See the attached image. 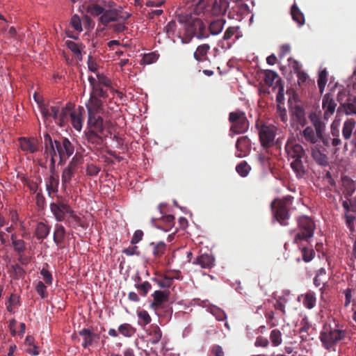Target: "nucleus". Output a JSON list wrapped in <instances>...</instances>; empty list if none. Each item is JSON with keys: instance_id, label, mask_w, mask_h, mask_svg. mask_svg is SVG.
Instances as JSON below:
<instances>
[{"instance_id": "f257e3e1", "label": "nucleus", "mask_w": 356, "mask_h": 356, "mask_svg": "<svg viewBox=\"0 0 356 356\" xmlns=\"http://www.w3.org/2000/svg\"><path fill=\"white\" fill-rule=\"evenodd\" d=\"M44 156L49 159V169L51 172L55 170L56 158L58 156V165H64L67 160L73 155L74 147L71 141L66 137L53 138L48 133L43 136Z\"/></svg>"}, {"instance_id": "f03ea898", "label": "nucleus", "mask_w": 356, "mask_h": 356, "mask_svg": "<svg viewBox=\"0 0 356 356\" xmlns=\"http://www.w3.org/2000/svg\"><path fill=\"white\" fill-rule=\"evenodd\" d=\"M88 82L91 87L90 98L86 104L87 109L104 111V102L108 97L107 90L104 87H111V81L104 74H97V79L89 76Z\"/></svg>"}, {"instance_id": "7ed1b4c3", "label": "nucleus", "mask_w": 356, "mask_h": 356, "mask_svg": "<svg viewBox=\"0 0 356 356\" xmlns=\"http://www.w3.org/2000/svg\"><path fill=\"white\" fill-rule=\"evenodd\" d=\"M87 111L88 131L86 132V138L90 145L89 148L95 151L102 148L104 143L103 137L99 136L104 130V120L102 117L104 111L87 109Z\"/></svg>"}, {"instance_id": "20e7f679", "label": "nucleus", "mask_w": 356, "mask_h": 356, "mask_svg": "<svg viewBox=\"0 0 356 356\" xmlns=\"http://www.w3.org/2000/svg\"><path fill=\"white\" fill-rule=\"evenodd\" d=\"M337 101L340 104L337 108L338 114H356V79L354 80L353 76L346 88L339 90Z\"/></svg>"}, {"instance_id": "39448f33", "label": "nucleus", "mask_w": 356, "mask_h": 356, "mask_svg": "<svg viewBox=\"0 0 356 356\" xmlns=\"http://www.w3.org/2000/svg\"><path fill=\"white\" fill-rule=\"evenodd\" d=\"M285 149L289 159H293L291 167L298 176H302L305 171L302 159L305 155L302 146L294 140H288Z\"/></svg>"}, {"instance_id": "423d86ee", "label": "nucleus", "mask_w": 356, "mask_h": 356, "mask_svg": "<svg viewBox=\"0 0 356 356\" xmlns=\"http://www.w3.org/2000/svg\"><path fill=\"white\" fill-rule=\"evenodd\" d=\"M209 36L204 22L198 18L191 19L189 23L185 26V31L181 36V42L187 44L191 42L193 37L198 39H204Z\"/></svg>"}, {"instance_id": "0eeeda50", "label": "nucleus", "mask_w": 356, "mask_h": 356, "mask_svg": "<svg viewBox=\"0 0 356 356\" xmlns=\"http://www.w3.org/2000/svg\"><path fill=\"white\" fill-rule=\"evenodd\" d=\"M298 230L294 237V242L307 241L314 235L316 228L314 221L309 216H302L297 219Z\"/></svg>"}, {"instance_id": "6e6552de", "label": "nucleus", "mask_w": 356, "mask_h": 356, "mask_svg": "<svg viewBox=\"0 0 356 356\" xmlns=\"http://www.w3.org/2000/svg\"><path fill=\"white\" fill-rule=\"evenodd\" d=\"M229 122L232 124L230 131L235 134H241L246 132L250 125L245 113L241 110H236L229 113Z\"/></svg>"}, {"instance_id": "1a4fd4ad", "label": "nucleus", "mask_w": 356, "mask_h": 356, "mask_svg": "<svg viewBox=\"0 0 356 356\" xmlns=\"http://www.w3.org/2000/svg\"><path fill=\"white\" fill-rule=\"evenodd\" d=\"M49 208L57 222H65L69 225H71L67 216L72 208L67 202L58 197L56 201L51 202Z\"/></svg>"}, {"instance_id": "9d476101", "label": "nucleus", "mask_w": 356, "mask_h": 356, "mask_svg": "<svg viewBox=\"0 0 356 356\" xmlns=\"http://www.w3.org/2000/svg\"><path fill=\"white\" fill-rule=\"evenodd\" d=\"M291 204L289 199L275 200L271 203V208L275 219L281 225H288L287 220L289 218V206Z\"/></svg>"}, {"instance_id": "9b49d317", "label": "nucleus", "mask_w": 356, "mask_h": 356, "mask_svg": "<svg viewBox=\"0 0 356 356\" xmlns=\"http://www.w3.org/2000/svg\"><path fill=\"white\" fill-rule=\"evenodd\" d=\"M309 119L315 127V131L312 127H307L303 131V136L308 142L315 143L317 138L322 137L325 126L316 113H311Z\"/></svg>"}, {"instance_id": "f8f14e48", "label": "nucleus", "mask_w": 356, "mask_h": 356, "mask_svg": "<svg viewBox=\"0 0 356 356\" xmlns=\"http://www.w3.org/2000/svg\"><path fill=\"white\" fill-rule=\"evenodd\" d=\"M256 126L259 129V137L261 145L264 149L271 147L274 144L277 128L273 124H262L261 125L257 124Z\"/></svg>"}, {"instance_id": "ddd939ff", "label": "nucleus", "mask_w": 356, "mask_h": 356, "mask_svg": "<svg viewBox=\"0 0 356 356\" xmlns=\"http://www.w3.org/2000/svg\"><path fill=\"white\" fill-rule=\"evenodd\" d=\"M18 142L21 150L26 154H34L40 149L39 140L35 137H19Z\"/></svg>"}, {"instance_id": "4468645a", "label": "nucleus", "mask_w": 356, "mask_h": 356, "mask_svg": "<svg viewBox=\"0 0 356 356\" xmlns=\"http://www.w3.org/2000/svg\"><path fill=\"white\" fill-rule=\"evenodd\" d=\"M152 222L157 229L168 232L174 226L175 218L172 215L162 216L161 218H152Z\"/></svg>"}, {"instance_id": "2eb2a0df", "label": "nucleus", "mask_w": 356, "mask_h": 356, "mask_svg": "<svg viewBox=\"0 0 356 356\" xmlns=\"http://www.w3.org/2000/svg\"><path fill=\"white\" fill-rule=\"evenodd\" d=\"M79 334L83 339L81 346L83 348L90 347L93 342L98 341L99 339V336L97 334H95L88 328H83L79 332Z\"/></svg>"}, {"instance_id": "dca6fc26", "label": "nucleus", "mask_w": 356, "mask_h": 356, "mask_svg": "<svg viewBox=\"0 0 356 356\" xmlns=\"http://www.w3.org/2000/svg\"><path fill=\"white\" fill-rule=\"evenodd\" d=\"M236 156L239 158L244 157L247 155L250 147V140L248 136H241L238 138L236 143Z\"/></svg>"}, {"instance_id": "f3484780", "label": "nucleus", "mask_w": 356, "mask_h": 356, "mask_svg": "<svg viewBox=\"0 0 356 356\" xmlns=\"http://www.w3.org/2000/svg\"><path fill=\"white\" fill-rule=\"evenodd\" d=\"M322 106L324 110V118L327 120L334 113V95L332 92H328L324 96Z\"/></svg>"}, {"instance_id": "a211bd4d", "label": "nucleus", "mask_w": 356, "mask_h": 356, "mask_svg": "<svg viewBox=\"0 0 356 356\" xmlns=\"http://www.w3.org/2000/svg\"><path fill=\"white\" fill-rule=\"evenodd\" d=\"M355 181L347 176L341 177V188L343 194L344 195L346 200L349 199L352 196L353 193L355 191Z\"/></svg>"}, {"instance_id": "6ab92c4d", "label": "nucleus", "mask_w": 356, "mask_h": 356, "mask_svg": "<svg viewBox=\"0 0 356 356\" xmlns=\"http://www.w3.org/2000/svg\"><path fill=\"white\" fill-rule=\"evenodd\" d=\"M121 17L120 11L116 9H109L104 11L99 19V22L104 26L112 22H117Z\"/></svg>"}, {"instance_id": "aec40b11", "label": "nucleus", "mask_w": 356, "mask_h": 356, "mask_svg": "<svg viewBox=\"0 0 356 356\" xmlns=\"http://www.w3.org/2000/svg\"><path fill=\"white\" fill-rule=\"evenodd\" d=\"M40 112L44 118L51 117L56 122L57 118H58L59 107L56 106H48L44 104H40Z\"/></svg>"}, {"instance_id": "412c9836", "label": "nucleus", "mask_w": 356, "mask_h": 356, "mask_svg": "<svg viewBox=\"0 0 356 356\" xmlns=\"http://www.w3.org/2000/svg\"><path fill=\"white\" fill-rule=\"evenodd\" d=\"M327 275L326 274V271L325 268H321L318 273H316L314 279V284L316 286H319L321 284H323L322 288H321V290L322 291V293L324 294L326 293L327 287L328 286L327 284Z\"/></svg>"}, {"instance_id": "4be33fe9", "label": "nucleus", "mask_w": 356, "mask_h": 356, "mask_svg": "<svg viewBox=\"0 0 356 356\" xmlns=\"http://www.w3.org/2000/svg\"><path fill=\"white\" fill-rule=\"evenodd\" d=\"M229 6L228 0H215L213 3L211 12L216 16L225 15Z\"/></svg>"}, {"instance_id": "5701e85b", "label": "nucleus", "mask_w": 356, "mask_h": 356, "mask_svg": "<svg viewBox=\"0 0 356 356\" xmlns=\"http://www.w3.org/2000/svg\"><path fill=\"white\" fill-rule=\"evenodd\" d=\"M211 49L209 44H202L196 48L193 53L194 58L198 62H204L208 60L207 54Z\"/></svg>"}, {"instance_id": "b1692460", "label": "nucleus", "mask_w": 356, "mask_h": 356, "mask_svg": "<svg viewBox=\"0 0 356 356\" xmlns=\"http://www.w3.org/2000/svg\"><path fill=\"white\" fill-rule=\"evenodd\" d=\"M169 291H155L152 294L154 300L152 303V306L155 308H159L161 305L168 300Z\"/></svg>"}, {"instance_id": "393cba45", "label": "nucleus", "mask_w": 356, "mask_h": 356, "mask_svg": "<svg viewBox=\"0 0 356 356\" xmlns=\"http://www.w3.org/2000/svg\"><path fill=\"white\" fill-rule=\"evenodd\" d=\"M215 259L209 254H203L197 257L193 264L200 265L202 268L210 269L214 266Z\"/></svg>"}, {"instance_id": "a878e982", "label": "nucleus", "mask_w": 356, "mask_h": 356, "mask_svg": "<svg viewBox=\"0 0 356 356\" xmlns=\"http://www.w3.org/2000/svg\"><path fill=\"white\" fill-rule=\"evenodd\" d=\"M82 111L83 108L80 107L79 111H74L70 113L71 124L79 131L81 130L83 125Z\"/></svg>"}, {"instance_id": "bb28decb", "label": "nucleus", "mask_w": 356, "mask_h": 356, "mask_svg": "<svg viewBox=\"0 0 356 356\" xmlns=\"http://www.w3.org/2000/svg\"><path fill=\"white\" fill-rule=\"evenodd\" d=\"M293 118L297 122L298 124L304 127L306 124V118L305 110L300 106L296 105L291 109Z\"/></svg>"}, {"instance_id": "cd10ccee", "label": "nucleus", "mask_w": 356, "mask_h": 356, "mask_svg": "<svg viewBox=\"0 0 356 356\" xmlns=\"http://www.w3.org/2000/svg\"><path fill=\"white\" fill-rule=\"evenodd\" d=\"M8 272L14 280L23 278L26 274L25 270L17 263L8 266Z\"/></svg>"}, {"instance_id": "c85d7f7f", "label": "nucleus", "mask_w": 356, "mask_h": 356, "mask_svg": "<svg viewBox=\"0 0 356 356\" xmlns=\"http://www.w3.org/2000/svg\"><path fill=\"white\" fill-rule=\"evenodd\" d=\"M65 44L69 49L74 54L76 58L79 60H82L81 51L85 46L81 43H76L72 40H67Z\"/></svg>"}, {"instance_id": "c756f323", "label": "nucleus", "mask_w": 356, "mask_h": 356, "mask_svg": "<svg viewBox=\"0 0 356 356\" xmlns=\"http://www.w3.org/2000/svg\"><path fill=\"white\" fill-rule=\"evenodd\" d=\"M65 234L66 231L63 225L56 224L54 232V243L58 245H61L64 242Z\"/></svg>"}, {"instance_id": "7c9ffc66", "label": "nucleus", "mask_w": 356, "mask_h": 356, "mask_svg": "<svg viewBox=\"0 0 356 356\" xmlns=\"http://www.w3.org/2000/svg\"><path fill=\"white\" fill-rule=\"evenodd\" d=\"M10 240L14 251L18 254L24 252L26 250V243L22 239H19L16 234H11Z\"/></svg>"}, {"instance_id": "2f4dec72", "label": "nucleus", "mask_w": 356, "mask_h": 356, "mask_svg": "<svg viewBox=\"0 0 356 356\" xmlns=\"http://www.w3.org/2000/svg\"><path fill=\"white\" fill-rule=\"evenodd\" d=\"M225 22L226 21L224 19H218L211 22L209 26L210 33L212 35L219 34L222 31Z\"/></svg>"}, {"instance_id": "473e14b6", "label": "nucleus", "mask_w": 356, "mask_h": 356, "mask_svg": "<svg viewBox=\"0 0 356 356\" xmlns=\"http://www.w3.org/2000/svg\"><path fill=\"white\" fill-rule=\"evenodd\" d=\"M291 14L292 19L297 22L300 26L305 24V17L303 13L300 11L296 3H294L291 9Z\"/></svg>"}, {"instance_id": "72a5a7b5", "label": "nucleus", "mask_w": 356, "mask_h": 356, "mask_svg": "<svg viewBox=\"0 0 356 356\" xmlns=\"http://www.w3.org/2000/svg\"><path fill=\"white\" fill-rule=\"evenodd\" d=\"M149 341L152 344H156L159 343L162 337V332L161 329L157 325H151L149 329Z\"/></svg>"}, {"instance_id": "f704fd0d", "label": "nucleus", "mask_w": 356, "mask_h": 356, "mask_svg": "<svg viewBox=\"0 0 356 356\" xmlns=\"http://www.w3.org/2000/svg\"><path fill=\"white\" fill-rule=\"evenodd\" d=\"M50 227L44 222H39L35 229V236L38 239L43 240L49 235Z\"/></svg>"}, {"instance_id": "c9c22d12", "label": "nucleus", "mask_w": 356, "mask_h": 356, "mask_svg": "<svg viewBox=\"0 0 356 356\" xmlns=\"http://www.w3.org/2000/svg\"><path fill=\"white\" fill-rule=\"evenodd\" d=\"M355 127V121L353 119H348L343 124L342 134L345 139H349Z\"/></svg>"}, {"instance_id": "e433bc0d", "label": "nucleus", "mask_w": 356, "mask_h": 356, "mask_svg": "<svg viewBox=\"0 0 356 356\" xmlns=\"http://www.w3.org/2000/svg\"><path fill=\"white\" fill-rule=\"evenodd\" d=\"M75 170L73 168H70V166H67L63 169L61 176V181L63 186H65L67 184H70L72 178L73 177Z\"/></svg>"}, {"instance_id": "4c0bfd02", "label": "nucleus", "mask_w": 356, "mask_h": 356, "mask_svg": "<svg viewBox=\"0 0 356 356\" xmlns=\"http://www.w3.org/2000/svg\"><path fill=\"white\" fill-rule=\"evenodd\" d=\"M302 296L303 297L302 303L306 308L311 309L315 306L316 298L314 292L309 291Z\"/></svg>"}, {"instance_id": "58836bf2", "label": "nucleus", "mask_w": 356, "mask_h": 356, "mask_svg": "<svg viewBox=\"0 0 356 356\" xmlns=\"http://www.w3.org/2000/svg\"><path fill=\"white\" fill-rule=\"evenodd\" d=\"M312 155L316 162L319 165H327L328 164L327 156L323 154L318 149H313Z\"/></svg>"}, {"instance_id": "ea45409f", "label": "nucleus", "mask_w": 356, "mask_h": 356, "mask_svg": "<svg viewBox=\"0 0 356 356\" xmlns=\"http://www.w3.org/2000/svg\"><path fill=\"white\" fill-rule=\"evenodd\" d=\"M150 245L153 247V254L155 257L159 258L165 254L166 245L164 242L151 243Z\"/></svg>"}, {"instance_id": "a19ab883", "label": "nucleus", "mask_w": 356, "mask_h": 356, "mask_svg": "<svg viewBox=\"0 0 356 356\" xmlns=\"http://www.w3.org/2000/svg\"><path fill=\"white\" fill-rule=\"evenodd\" d=\"M275 79H277V83L281 81L278 74L275 71L268 70L265 72L264 81L267 86H273Z\"/></svg>"}, {"instance_id": "79ce46f5", "label": "nucleus", "mask_w": 356, "mask_h": 356, "mask_svg": "<svg viewBox=\"0 0 356 356\" xmlns=\"http://www.w3.org/2000/svg\"><path fill=\"white\" fill-rule=\"evenodd\" d=\"M58 178L51 175L49 178L48 182L46 184L47 191L50 196L52 193H56L58 191Z\"/></svg>"}, {"instance_id": "37998d69", "label": "nucleus", "mask_w": 356, "mask_h": 356, "mask_svg": "<svg viewBox=\"0 0 356 356\" xmlns=\"http://www.w3.org/2000/svg\"><path fill=\"white\" fill-rule=\"evenodd\" d=\"M70 108L67 106H65L61 109V111L59 110L58 113V118H57L56 124L59 125L60 127H64L68 120V115H69Z\"/></svg>"}, {"instance_id": "c03bdc74", "label": "nucleus", "mask_w": 356, "mask_h": 356, "mask_svg": "<svg viewBox=\"0 0 356 356\" xmlns=\"http://www.w3.org/2000/svg\"><path fill=\"white\" fill-rule=\"evenodd\" d=\"M321 340L323 346L327 349H331L334 346V338L332 337V332L329 334L326 332H322L321 334Z\"/></svg>"}, {"instance_id": "a18cd8bd", "label": "nucleus", "mask_w": 356, "mask_h": 356, "mask_svg": "<svg viewBox=\"0 0 356 356\" xmlns=\"http://www.w3.org/2000/svg\"><path fill=\"white\" fill-rule=\"evenodd\" d=\"M155 282L161 288H170L173 284V278L170 275H165L160 278L155 279Z\"/></svg>"}, {"instance_id": "49530a36", "label": "nucleus", "mask_w": 356, "mask_h": 356, "mask_svg": "<svg viewBox=\"0 0 356 356\" xmlns=\"http://www.w3.org/2000/svg\"><path fill=\"white\" fill-rule=\"evenodd\" d=\"M119 332L126 337H131L136 332V329L129 323H123L118 327Z\"/></svg>"}, {"instance_id": "de8ad7c7", "label": "nucleus", "mask_w": 356, "mask_h": 356, "mask_svg": "<svg viewBox=\"0 0 356 356\" xmlns=\"http://www.w3.org/2000/svg\"><path fill=\"white\" fill-rule=\"evenodd\" d=\"M270 339L273 346H278L282 342V333L278 329L273 330L270 334Z\"/></svg>"}, {"instance_id": "09e8293b", "label": "nucleus", "mask_w": 356, "mask_h": 356, "mask_svg": "<svg viewBox=\"0 0 356 356\" xmlns=\"http://www.w3.org/2000/svg\"><path fill=\"white\" fill-rule=\"evenodd\" d=\"M135 288L138 291L140 296L145 297L151 290L152 285L149 282L145 281L140 284H135Z\"/></svg>"}, {"instance_id": "8fccbe9b", "label": "nucleus", "mask_w": 356, "mask_h": 356, "mask_svg": "<svg viewBox=\"0 0 356 356\" xmlns=\"http://www.w3.org/2000/svg\"><path fill=\"white\" fill-rule=\"evenodd\" d=\"M104 11V8L96 3H92L87 7V12L94 17L103 15Z\"/></svg>"}, {"instance_id": "3c124183", "label": "nucleus", "mask_w": 356, "mask_h": 356, "mask_svg": "<svg viewBox=\"0 0 356 356\" xmlns=\"http://www.w3.org/2000/svg\"><path fill=\"white\" fill-rule=\"evenodd\" d=\"M138 317L139 318L138 324L145 326L151 322V317L148 312L145 310L138 311L137 312Z\"/></svg>"}, {"instance_id": "603ef678", "label": "nucleus", "mask_w": 356, "mask_h": 356, "mask_svg": "<svg viewBox=\"0 0 356 356\" xmlns=\"http://www.w3.org/2000/svg\"><path fill=\"white\" fill-rule=\"evenodd\" d=\"M251 168L250 166L247 163L246 161H241L240 163H238L236 167V172L241 176V177H246Z\"/></svg>"}, {"instance_id": "864d4df0", "label": "nucleus", "mask_w": 356, "mask_h": 356, "mask_svg": "<svg viewBox=\"0 0 356 356\" xmlns=\"http://www.w3.org/2000/svg\"><path fill=\"white\" fill-rule=\"evenodd\" d=\"M301 252L302 259L305 262L311 261L315 255V252L312 248L304 247L302 248Z\"/></svg>"}, {"instance_id": "5fc2aeb1", "label": "nucleus", "mask_w": 356, "mask_h": 356, "mask_svg": "<svg viewBox=\"0 0 356 356\" xmlns=\"http://www.w3.org/2000/svg\"><path fill=\"white\" fill-rule=\"evenodd\" d=\"M327 71L326 70H323L320 72L318 79V86L320 90L321 93L323 92L325 84L327 83Z\"/></svg>"}, {"instance_id": "6e6d98bb", "label": "nucleus", "mask_w": 356, "mask_h": 356, "mask_svg": "<svg viewBox=\"0 0 356 356\" xmlns=\"http://www.w3.org/2000/svg\"><path fill=\"white\" fill-rule=\"evenodd\" d=\"M286 302V299L284 297L280 298L278 300H277L273 306L275 309L280 311L282 316L286 314V307L285 304Z\"/></svg>"}, {"instance_id": "4d7b16f0", "label": "nucleus", "mask_w": 356, "mask_h": 356, "mask_svg": "<svg viewBox=\"0 0 356 356\" xmlns=\"http://www.w3.org/2000/svg\"><path fill=\"white\" fill-rule=\"evenodd\" d=\"M36 292L40 296L41 298L44 299L47 297V286L44 284L39 281L35 286Z\"/></svg>"}, {"instance_id": "13d9d810", "label": "nucleus", "mask_w": 356, "mask_h": 356, "mask_svg": "<svg viewBox=\"0 0 356 356\" xmlns=\"http://www.w3.org/2000/svg\"><path fill=\"white\" fill-rule=\"evenodd\" d=\"M349 339L348 332L345 330L335 329V343L340 341Z\"/></svg>"}, {"instance_id": "bf43d9fd", "label": "nucleus", "mask_w": 356, "mask_h": 356, "mask_svg": "<svg viewBox=\"0 0 356 356\" xmlns=\"http://www.w3.org/2000/svg\"><path fill=\"white\" fill-rule=\"evenodd\" d=\"M159 55L155 53L145 54L143 57V63L146 65L152 64L157 60Z\"/></svg>"}, {"instance_id": "052dcab7", "label": "nucleus", "mask_w": 356, "mask_h": 356, "mask_svg": "<svg viewBox=\"0 0 356 356\" xmlns=\"http://www.w3.org/2000/svg\"><path fill=\"white\" fill-rule=\"evenodd\" d=\"M67 218L70 220L71 224L73 222L75 223L76 225L81 226L82 220L81 218L77 216L73 209H71L70 213L67 216ZM70 225V226H71Z\"/></svg>"}, {"instance_id": "680f3d73", "label": "nucleus", "mask_w": 356, "mask_h": 356, "mask_svg": "<svg viewBox=\"0 0 356 356\" xmlns=\"http://www.w3.org/2000/svg\"><path fill=\"white\" fill-rule=\"evenodd\" d=\"M101 168L95 164H88L86 167V174L89 176H97Z\"/></svg>"}, {"instance_id": "e2e57ef3", "label": "nucleus", "mask_w": 356, "mask_h": 356, "mask_svg": "<svg viewBox=\"0 0 356 356\" xmlns=\"http://www.w3.org/2000/svg\"><path fill=\"white\" fill-rule=\"evenodd\" d=\"M81 155L78 153H76L75 155L72 157L70 162L69 163L68 166L74 168V170H76L78 165L81 163Z\"/></svg>"}, {"instance_id": "0e129e2a", "label": "nucleus", "mask_w": 356, "mask_h": 356, "mask_svg": "<svg viewBox=\"0 0 356 356\" xmlns=\"http://www.w3.org/2000/svg\"><path fill=\"white\" fill-rule=\"evenodd\" d=\"M122 252L127 256H133L137 255L139 256L140 254V251L138 250V248L137 246H131L128 247L122 250Z\"/></svg>"}, {"instance_id": "69168bd1", "label": "nucleus", "mask_w": 356, "mask_h": 356, "mask_svg": "<svg viewBox=\"0 0 356 356\" xmlns=\"http://www.w3.org/2000/svg\"><path fill=\"white\" fill-rule=\"evenodd\" d=\"M40 274L42 276L43 280H44L45 283L47 284H52V275L51 273L47 269L42 268L40 271Z\"/></svg>"}, {"instance_id": "338daca9", "label": "nucleus", "mask_w": 356, "mask_h": 356, "mask_svg": "<svg viewBox=\"0 0 356 356\" xmlns=\"http://www.w3.org/2000/svg\"><path fill=\"white\" fill-rule=\"evenodd\" d=\"M71 24L76 31H82L81 19L78 15H75L72 17L71 20Z\"/></svg>"}, {"instance_id": "774afa93", "label": "nucleus", "mask_w": 356, "mask_h": 356, "mask_svg": "<svg viewBox=\"0 0 356 356\" xmlns=\"http://www.w3.org/2000/svg\"><path fill=\"white\" fill-rule=\"evenodd\" d=\"M177 24L175 21H170L165 27L166 33L169 37L173 35L176 30Z\"/></svg>"}]
</instances>
